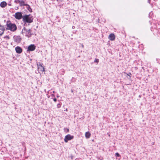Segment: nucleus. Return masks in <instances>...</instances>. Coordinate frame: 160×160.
Masks as SVG:
<instances>
[{"instance_id": "4468645a", "label": "nucleus", "mask_w": 160, "mask_h": 160, "mask_svg": "<svg viewBox=\"0 0 160 160\" xmlns=\"http://www.w3.org/2000/svg\"><path fill=\"white\" fill-rule=\"evenodd\" d=\"M91 136V133L89 132H86L85 133V136L86 138H89Z\"/></svg>"}, {"instance_id": "6e6552de", "label": "nucleus", "mask_w": 160, "mask_h": 160, "mask_svg": "<svg viewBox=\"0 0 160 160\" xmlns=\"http://www.w3.org/2000/svg\"><path fill=\"white\" fill-rule=\"evenodd\" d=\"M15 50L18 53H20L22 52V49L19 47L17 46L15 48Z\"/></svg>"}, {"instance_id": "0eeeda50", "label": "nucleus", "mask_w": 160, "mask_h": 160, "mask_svg": "<svg viewBox=\"0 0 160 160\" xmlns=\"http://www.w3.org/2000/svg\"><path fill=\"white\" fill-rule=\"evenodd\" d=\"M13 38L14 41L17 43L20 42L21 40V38L20 36H14L13 37Z\"/></svg>"}, {"instance_id": "39448f33", "label": "nucleus", "mask_w": 160, "mask_h": 160, "mask_svg": "<svg viewBox=\"0 0 160 160\" xmlns=\"http://www.w3.org/2000/svg\"><path fill=\"white\" fill-rule=\"evenodd\" d=\"M15 18L17 19H20L22 17V15L21 12H16L14 15Z\"/></svg>"}, {"instance_id": "6ab92c4d", "label": "nucleus", "mask_w": 160, "mask_h": 160, "mask_svg": "<svg viewBox=\"0 0 160 160\" xmlns=\"http://www.w3.org/2000/svg\"><path fill=\"white\" fill-rule=\"evenodd\" d=\"M53 101H54V102H56L57 101V99H56V98H54L53 99Z\"/></svg>"}, {"instance_id": "9b49d317", "label": "nucleus", "mask_w": 160, "mask_h": 160, "mask_svg": "<svg viewBox=\"0 0 160 160\" xmlns=\"http://www.w3.org/2000/svg\"><path fill=\"white\" fill-rule=\"evenodd\" d=\"M18 2L19 3L20 5L21 6H26L27 4H26L25 2L23 1L18 0Z\"/></svg>"}, {"instance_id": "1a4fd4ad", "label": "nucleus", "mask_w": 160, "mask_h": 160, "mask_svg": "<svg viewBox=\"0 0 160 160\" xmlns=\"http://www.w3.org/2000/svg\"><path fill=\"white\" fill-rule=\"evenodd\" d=\"M37 65L38 66V69L42 72H43L44 71V68L42 66V65H41L40 63L39 65L38 64H37Z\"/></svg>"}, {"instance_id": "cd10ccee", "label": "nucleus", "mask_w": 160, "mask_h": 160, "mask_svg": "<svg viewBox=\"0 0 160 160\" xmlns=\"http://www.w3.org/2000/svg\"><path fill=\"white\" fill-rule=\"evenodd\" d=\"M53 93H54V91H53Z\"/></svg>"}, {"instance_id": "bb28decb", "label": "nucleus", "mask_w": 160, "mask_h": 160, "mask_svg": "<svg viewBox=\"0 0 160 160\" xmlns=\"http://www.w3.org/2000/svg\"><path fill=\"white\" fill-rule=\"evenodd\" d=\"M152 144H154V143H152Z\"/></svg>"}, {"instance_id": "9d476101", "label": "nucleus", "mask_w": 160, "mask_h": 160, "mask_svg": "<svg viewBox=\"0 0 160 160\" xmlns=\"http://www.w3.org/2000/svg\"><path fill=\"white\" fill-rule=\"evenodd\" d=\"M109 39L111 41L114 40L115 38V36L114 34L111 33L109 36Z\"/></svg>"}, {"instance_id": "a878e982", "label": "nucleus", "mask_w": 160, "mask_h": 160, "mask_svg": "<svg viewBox=\"0 0 160 160\" xmlns=\"http://www.w3.org/2000/svg\"><path fill=\"white\" fill-rule=\"evenodd\" d=\"M152 144H154V143H152Z\"/></svg>"}, {"instance_id": "412c9836", "label": "nucleus", "mask_w": 160, "mask_h": 160, "mask_svg": "<svg viewBox=\"0 0 160 160\" xmlns=\"http://www.w3.org/2000/svg\"><path fill=\"white\" fill-rule=\"evenodd\" d=\"M18 0H15V2L16 3H19L18 2Z\"/></svg>"}, {"instance_id": "ddd939ff", "label": "nucleus", "mask_w": 160, "mask_h": 160, "mask_svg": "<svg viewBox=\"0 0 160 160\" xmlns=\"http://www.w3.org/2000/svg\"><path fill=\"white\" fill-rule=\"evenodd\" d=\"M7 5V3L5 2H2L0 4V6L2 8H4Z\"/></svg>"}, {"instance_id": "20e7f679", "label": "nucleus", "mask_w": 160, "mask_h": 160, "mask_svg": "<svg viewBox=\"0 0 160 160\" xmlns=\"http://www.w3.org/2000/svg\"><path fill=\"white\" fill-rule=\"evenodd\" d=\"M73 138V136L68 134L65 136L64 140L65 142H67L68 141L70 140Z\"/></svg>"}, {"instance_id": "5701e85b", "label": "nucleus", "mask_w": 160, "mask_h": 160, "mask_svg": "<svg viewBox=\"0 0 160 160\" xmlns=\"http://www.w3.org/2000/svg\"><path fill=\"white\" fill-rule=\"evenodd\" d=\"M18 9V7H17V8H15L16 9Z\"/></svg>"}, {"instance_id": "7ed1b4c3", "label": "nucleus", "mask_w": 160, "mask_h": 160, "mask_svg": "<svg viewBox=\"0 0 160 160\" xmlns=\"http://www.w3.org/2000/svg\"><path fill=\"white\" fill-rule=\"evenodd\" d=\"M22 33L23 35L29 37L31 35V30L30 29H28L24 28L22 29Z\"/></svg>"}, {"instance_id": "a211bd4d", "label": "nucleus", "mask_w": 160, "mask_h": 160, "mask_svg": "<svg viewBox=\"0 0 160 160\" xmlns=\"http://www.w3.org/2000/svg\"><path fill=\"white\" fill-rule=\"evenodd\" d=\"M99 62V60L98 59H96L95 60H94V62Z\"/></svg>"}, {"instance_id": "f3484780", "label": "nucleus", "mask_w": 160, "mask_h": 160, "mask_svg": "<svg viewBox=\"0 0 160 160\" xmlns=\"http://www.w3.org/2000/svg\"><path fill=\"white\" fill-rule=\"evenodd\" d=\"M61 107V104L60 103H58L57 105V107L58 108H60Z\"/></svg>"}, {"instance_id": "f8f14e48", "label": "nucleus", "mask_w": 160, "mask_h": 160, "mask_svg": "<svg viewBox=\"0 0 160 160\" xmlns=\"http://www.w3.org/2000/svg\"><path fill=\"white\" fill-rule=\"evenodd\" d=\"M4 28L3 27L0 26V36H1L3 33Z\"/></svg>"}, {"instance_id": "423d86ee", "label": "nucleus", "mask_w": 160, "mask_h": 160, "mask_svg": "<svg viewBox=\"0 0 160 160\" xmlns=\"http://www.w3.org/2000/svg\"><path fill=\"white\" fill-rule=\"evenodd\" d=\"M35 48L36 46L34 44H31L28 47L27 51H33Z\"/></svg>"}, {"instance_id": "aec40b11", "label": "nucleus", "mask_w": 160, "mask_h": 160, "mask_svg": "<svg viewBox=\"0 0 160 160\" xmlns=\"http://www.w3.org/2000/svg\"><path fill=\"white\" fill-rule=\"evenodd\" d=\"M127 75L129 76H130V75H131V74L130 73L129 74H127Z\"/></svg>"}, {"instance_id": "393cba45", "label": "nucleus", "mask_w": 160, "mask_h": 160, "mask_svg": "<svg viewBox=\"0 0 160 160\" xmlns=\"http://www.w3.org/2000/svg\"><path fill=\"white\" fill-rule=\"evenodd\" d=\"M52 96H53V95H54V94H52Z\"/></svg>"}, {"instance_id": "b1692460", "label": "nucleus", "mask_w": 160, "mask_h": 160, "mask_svg": "<svg viewBox=\"0 0 160 160\" xmlns=\"http://www.w3.org/2000/svg\"><path fill=\"white\" fill-rule=\"evenodd\" d=\"M151 12H150V13L149 15H150V14H151Z\"/></svg>"}, {"instance_id": "2eb2a0df", "label": "nucleus", "mask_w": 160, "mask_h": 160, "mask_svg": "<svg viewBox=\"0 0 160 160\" xmlns=\"http://www.w3.org/2000/svg\"><path fill=\"white\" fill-rule=\"evenodd\" d=\"M27 7V8L28 9V10L30 12H32V9L31 8L30 6L28 4H27V5L26 6Z\"/></svg>"}, {"instance_id": "4be33fe9", "label": "nucleus", "mask_w": 160, "mask_h": 160, "mask_svg": "<svg viewBox=\"0 0 160 160\" xmlns=\"http://www.w3.org/2000/svg\"><path fill=\"white\" fill-rule=\"evenodd\" d=\"M150 0H148V3H150Z\"/></svg>"}, {"instance_id": "dca6fc26", "label": "nucleus", "mask_w": 160, "mask_h": 160, "mask_svg": "<svg viewBox=\"0 0 160 160\" xmlns=\"http://www.w3.org/2000/svg\"><path fill=\"white\" fill-rule=\"evenodd\" d=\"M115 155L118 157H120V155L118 152L115 153Z\"/></svg>"}, {"instance_id": "f257e3e1", "label": "nucleus", "mask_w": 160, "mask_h": 160, "mask_svg": "<svg viewBox=\"0 0 160 160\" xmlns=\"http://www.w3.org/2000/svg\"><path fill=\"white\" fill-rule=\"evenodd\" d=\"M6 25L7 29L10 30L11 31L14 32L17 29V27L15 24L8 22Z\"/></svg>"}, {"instance_id": "f03ea898", "label": "nucleus", "mask_w": 160, "mask_h": 160, "mask_svg": "<svg viewBox=\"0 0 160 160\" xmlns=\"http://www.w3.org/2000/svg\"><path fill=\"white\" fill-rule=\"evenodd\" d=\"M23 21L25 22L30 23L32 22L33 18L30 15H25L23 17Z\"/></svg>"}]
</instances>
